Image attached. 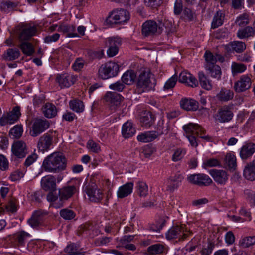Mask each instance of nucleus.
I'll return each mask as SVG.
<instances>
[{
	"mask_svg": "<svg viewBox=\"0 0 255 255\" xmlns=\"http://www.w3.org/2000/svg\"><path fill=\"white\" fill-rule=\"evenodd\" d=\"M122 41L118 36H113L106 39V45L108 47L107 53L109 57L115 56L119 51L121 46Z\"/></svg>",
	"mask_w": 255,
	"mask_h": 255,
	"instance_id": "nucleus-12",
	"label": "nucleus"
},
{
	"mask_svg": "<svg viewBox=\"0 0 255 255\" xmlns=\"http://www.w3.org/2000/svg\"><path fill=\"white\" fill-rule=\"evenodd\" d=\"M98 186L102 191L106 189L110 190L113 188V184L109 179L100 177L99 178Z\"/></svg>",
	"mask_w": 255,
	"mask_h": 255,
	"instance_id": "nucleus-48",
	"label": "nucleus"
},
{
	"mask_svg": "<svg viewBox=\"0 0 255 255\" xmlns=\"http://www.w3.org/2000/svg\"><path fill=\"white\" fill-rule=\"evenodd\" d=\"M85 191L91 202L100 203L103 199V191L97 185L87 186Z\"/></svg>",
	"mask_w": 255,
	"mask_h": 255,
	"instance_id": "nucleus-8",
	"label": "nucleus"
},
{
	"mask_svg": "<svg viewBox=\"0 0 255 255\" xmlns=\"http://www.w3.org/2000/svg\"><path fill=\"white\" fill-rule=\"evenodd\" d=\"M154 121L152 114L150 112H144L140 117V122L142 126L150 127Z\"/></svg>",
	"mask_w": 255,
	"mask_h": 255,
	"instance_id": "nucleus-46",
	"label": "nucleus"
},
{
	"mask_svg": "<svg viewBox=\"0 0 255 255\" xmlns=\"http://www.w3.org/2000/svg\"><path fill=\"white\" fill-rule=\"evenodd\" d=\"M161 23L158 24L154 21L148 20L142 24V33L145 36L160 34L163 31Z\"/></svg>",
	"mask_w": 255,
	"mask_h": 255,
	"instance_id": "nucleus-10",
	"label": "nucleus"
},
{
	"mask_svg": "<svg viewBox=\"0 0 255 255\" xmlns=\"http://www.w3.org/2000/svg\"><path fill=\"white\" fill-rule=\"evenodd\" d=\"M247 69V66L245 64L242 63L232 62L231 65V73L233 76H235L239 74L242 73Z\"/></svg>",
	"mask_w": 255,
	"mask_h": 255,
	"instance_id": "nucleus-38",
	"label": "nucleus"
},
{
	"mask_svg": "<svg viewBox=\"0 0 255 255\" xmlns=\"http://www.w3.org/2000/svg\"><path fill=\"white\" fill-rule=\"evenodd\" d=\"M237 36L240 39L253 37L255 36V29L249 26L239 29L237 32Z\"/></svg>",
	"mask_w": 255,
	"mask_h": 255,
	"instance_id": "nucleus-31",
	"label": "nucleus"
},
{
	"mask_svg": "<svg viewBox=\"0 0 255 255\" xmlns=\"http://www.w3.org/2000/svg\"><path fill=\"white\" fill-rule=\"evenodd\" d=\"M79 247L75 244H70L66 247L65 251L71 255H83V254L78 251Z\"/></svg>",
	"mask_w": 255,
	"mask_h": 255,
	"instance_id": "nucleus-59",
	"label": "nucleus"
},
{
	"mask_svg": "<svg viewBox=\"0 0 255 255\" xmlns=\"http://www.w3.org/2000/svg\"><path fill=\"white\" fill-rule=\"evenodd\" d=\"M177 80V76L175 75L172 76L165 83V85L164 86V89L168 90V89L173 88L176 83Z\"/></svg>",
	"mask_w": 255,
	"mask_h": 255,
	"instance_id": "nucleus-63",
	"label": "nucleus"
},
{
	"mask_svg": "<svg viewBox=\"0 0 255 255\" xmlns=\"http://www.w3.org/2000/svg\"><path fill=\"white\" fill-rule=\"evenodd\" d=\"M30 236L29 233L23 231L17 232L15 234V238L18 246H23Z\"/></svg>",
	"mask_w": 255,
	"mask_h": 255,
	"instance_id": "nucleus-43",
	"label": "nucleus"
},
{
	"mask_svg": "<svg viewBox=\"0 0 255 255\" xmlns=\"http://www.w3.org/2000/svg\"><path fill=\"white\" fill-rule=\"evenodd\" d=\"M19 4L18 1H11L7 0L0 3V7L1 10L4 12L8 13L14 8L16 7Z\"/></svg>",
	"mask_w": 255,
	"mask_h": 255,
	"instance_id": "nucleus-41",
	"label": "nucleus"
},
{
	"mask_svg": "<svg viewBox=\"0 0 255 255\" xmlns=\"http://www.w3.org/2000/svg\"><path fill=\"white\" fill-rule=\"evenodd\" d=\"M220 165L219 161L216 158H209L205 159L203 163V167L206 168Z\"/></svg>",
	"mask_w": 255,
	"mask_h": 255,
	"instance_id": "nucleus-60",
	"label": "nucleus"
},
{
	"mask_svg": "<svg viewBox=\"0 0 255 255\" xmlns=\"http://www.w3.org/2000/svg\"><path fill=\"white\" fill-rule=\"evenodd\" d=\"M240 244L244 248H247L252 246L255 244V236L246 237L240 241Z\"/></svg>",
	"mask_w": 255,
	"mask_h": 255,
	"instance_id": "nucleus-56",
	"label": "nucleus"
},
{
	"mask_svg": "<svg viewBox=\"0 0 255 255\" xmlns=\"http://www.w3.org/2000/svg\"><path fill=\"white\" fill-rule=\"evenodd\" d=\"M66 167V159L60 152H54L47 156L43 160L42 168L49 173H58L64 170Z\"/></svg>",
	"mask_w": 255,
	"mask_h": 255,
	"instance_id": "nucleus-1",
	"label": "nucleus"
},
{
	"mask_svg": "<svg viewBox=\"0 0 255 255\" xmlns=\"http://www.w3.org/2000/svg\"><path fill=\"white\" fill-rule=\"evenodd\" d=\"M244 178L249 181L255 180V158L251 162L248 163L243 170Z\"/></svg>",
	"mask_w": 255,
	"mask_h": 255,
	"instance_id": "nucleus-25",
	"label": "nucleus"
},
{
	"mask_svg": "<svg viewBox=\"0 0 255 255\" xmlns=\"http://www.w3.org/2000/svg\"><path fill=\"white\" fill-rule=\"evenodd\" d=\"M19 47L22 52L27 56H31L34 52V49L33 45L29 42H23L20 45Z\"/></svg>",
	"mask_w": 255,
	"mask_h": 255,
	"instance_id": "nucleus-51",
	"label": "nucleus"
},
{
	"mask_svg": "<svg viewBox=\"0 0 255 255\" xmlns=\"http://www.w3.org/2000/svg\"><path fill=\"white\" fill-rule=\"evenodd\" d=\"M42 188L49 192H53L56 190V183L55 177L51 175H48L42 178L41 180Z\"/></svg>",
	"mask_w": 255,
	"mask_h": 255,
	"instance_id": "nucleus-21",
	"label": "nucleus"
},
{
	"mask_svg": "<svg viewBox=\"0 0 255 255\" xmlns=\"http://www.w3.org/2000/svg\"><path fill=\"white\" fill-rule=\"evenodd\" d=\"M204 57L206 62V66L215 65L218 61L223 62L224 58L220 54H216L213 55L210 51H206L204 54Z\"/></svg>",
	"mask_w": 255,
	"mask_h": 255,
	"instance_id": "nucleus-28",
	"label": "nucleus"
},
{
	"mask_svg": "<svg viewBox=\"0 0 255 255\" xmlns=\"http://www.w3.org/2000/svg\"><path fill=\"white\" fill-rule=\"evenodd\" d=\"M133 183L132 182L127 183L120 186L117 192V195L119 198H123L130 195L133 190Z\"/></svg>",
	"mask_w": 255,
	"mask_h": 255,
	"instance_id": "nucleus-30",
	"label": "nucleus"
},
{
	"mask_svg": "<svg viewBox=\"0 0 255 255\" xmlns=\"http://www.w3.org/2000/svg\"><path fill=\"white\" fill-rule=\"evenodd\" d=\"M250 23V16L248 14L243 13L237 17L235 23L239 27L246 26Z\"/></svg>",
	"mask_w": 255,
	"mask_h": 255,
	"instance_id": "nucleus-44",
	"label": "nucleus"
},
{
	"mask_svg": "<svg viewBox=\"0 0 255 255\" xmlns=\"http://www.w3.org/2000/svg\"><path fill=\"white\" fill-rule=\"evenodd\" d=\"M76 75L69 73L58 75L56 80L61 88H68L74 84L77 80Z\"/></svg>",
	"mask_w": 255,
	"mask_h": 255,
	"instance_id": "nucleus-14",
	"label": "nucleus"
},
{
	"mask_svg": "<svg viewBox=\"0 0 255 255\" xmlns=\"http://www.w3.org/2000/svg\"><path fill=\"white\" fill-rule=\"evenodd\" d=\"M85 64L84 59L81 58H77L72 65L73 70L76 72H79L83 68Z\"/></svg>",
	"mask_w": 255,
	"mask_h": 255,
	"instance_id": "nucleus-58",
	"label": "nucleus"
},
{
	"mask_svg": "<svg viewBox=\"0 0 255 255\" xmlns=\"http://www.w3.org/2000/svg\"><path fill=\"white\" fill-rule=\"evenodd\" d=\"M138 194L140 197H145L148 193V186L143 181H139L136 186Z\"/></svg>",
	"mask_w": 255,
	"mask_h": 255,
	"instance_id": "nucleus-50",
	"label": "nucleus"
},
{
	"mask_svg": "<svg viewBox=\"0 0 255 255\" xmlns=\"http://www.w3.org/2000/svg\"><path fill=\"white\" fill-rule=\"evenodd\" d=\"M123 97L117 93L113 92H108L104 97V100L111 107L118 106L121 103Z\"/></svg>",
	"mask_w": 255,
	"mask_h": 255,
	"instance_id": "nucleus-23",
	"label": "nucleus"
},
{
	"mask_svg": "<svg viewBox=\"0 0 255 255\" xmlns=\"http://www.w3.org/2000/svg\"><path fill=\"white\" fill-rule=\"evenodd\" d=\"M155 85V80L148 68L141 70L137 83V87L142 92L151 90Z\"/></svg>",
	"mask_w": 255,
	"mask_h": 255,
	"instance_id": "nucleus-2",
	"label": "nucleus"
},
{
	"mask_svg": "<svg viewBox=\"0 0 255 255\" xmlns=\"http://www.w3.org/2000/svg\"><path fill=\"white\" fill-rule=\"evenodd\" d=\"M189 231L187 230L185 225H176L170 229L166 234L168 239L177 238L179 241H183L190 234Z\"/></svg>",
	"mask_w": 255,
	"mask_h": 255,
	"instance_id": "nucleus-5",
	"label": "nucleus"
},
{
	"mask_svg": "<svg viewBox=\"0 0 255 255\" xmlns=\"http://www.w3.org/2000/svg\"><path fill=\"white\" fill-rule=\"evenodd\" d=\"M186 153V150L184 148H179L174 150L172 155V160L174 162H177L181 160Z\"/></svg>",
	"mask_w": 255,
	"mask_h": 255,
	"instance_id": "nucleus-53",
	"label": "nucleus"
},
{
	"mask_svg": "<svg viewBox=\"0 0 255 255\" xmlns=\"http://www.w3.org/2000/svg\"><path fill=\"white\" fill-rule=\"evenodd\" d=\"M119 71V65L114 62H108L99 68L98 76L103 79H107L116 76Z\"/></svg>",
	"mask_w": 255,
	"mask_h": 255,
	"instance_id": "nucleus-4",
	"label": "nucleus"
},
{
	"mask_svg": "<svg viewBox=\"0 0 255 255\" xmlns=\"http://www.w3.org/2000/svg\"><path fill=\"white\" fill-rule=\"evenodd\" d=\"M37 27L34 25H24L16 28V33L21 41L28 40L37 33Z\"/></svg>",
	"mask_w": 255,
	"mask_h": 255,
	"instance_id": "nucleus-7",
	"label": "nucleus"
},
{
	"mask_svg": "<svg viewBox=\"0 0 255 255\" xmlns=\"http://www.w3.org/2000/svg\"><path fill=\"white\" fill-rule=\"evenodd\" d=\"M136 77V73L133 70H128L123 74L121 80L125 84L131 85L135 82Z\"/></svg>",
	"mask_w": 255,
	"mask_h": 255,
	"instance_id": "nucleus-35",
	"label": "nucleus"
},
{
	"mask_svg": "<svg viewBox=\"0 0 255 255\" xmlns=\"http://www.w3.org/2000/svg\"><path fill=\"white\" fill-rule=\"evenodd\" d=\"M53 144V136L49 133H46L41 136L37 143L38 149L42 153L50 150Z\"/></svg>",
	"mask_w": 255,
	"mask_h": 255,
	"instance_id": "nucleus-16",
	"label": "nucleus"
},
{
	"mask_svg": "<svg viewBox=\"0 0 255 255\" xmlns=\"http://www.w3.org/2000/svg\"><path fill=\"white\" fill-rule=\"evenodd\" d=\"M189 182L199 186H207L213 182L211 178L205 174H194L189 175L187 178Z\"/></svg>",
	"mask_w": 255,
	"mask_h": 255,
	"instance_id": "nucleus-11",
	"label": "nucleus"
},
{
	"mask_svg": "<svg viewBox=\"0 0 255 255\" xmlns=\"http://www.w3.org/2000/svg\"><path fill=\"white\" fill-rule=\"evenodd\" d=\"M20 115V108L18 106L14 107L11 112L0 118V125L3 126L7 124H14L18 120Z\"/></svg>",
	"mask_w": 255,
	"mask_h": 255,
	"instance_id": "nucleus-13",
	"label": "nucleus"
},
{
	"mask_svg": "<svg viewBox=\"0 0 255 255\" xmlns=\"http://www.w3.org/2000/svg\"><path fill=\"white\" fill-rule=\"evenodd\" d=\"M19 51L16 48H9L3 54V58L7 61H12L17 59L20 56Z\"/></svg>",
	"mask_w": 255,
	"mask_h": 255,
	"instance_id": "nucleus-40",
	"label": "nucleus"
},
{
	"mask_svg": "<svg viewBox=\"0 0 255 255\" xmlns=\"http://www.w3.org/2000/svg\"><path fill=\"white\" fill-rule=\"evenodd\" d=\"M23 133V128L21 125H15L10 130V134L13 136V138H20Z\"/></svg>",
	"mask_w": 255,
	"mask_h": 255,
	"instance_id": "nucleus-54",
	"label": "nucleus"
},
{
	"mask_svg": "<svg viewBox=\"0 0 255 255\" xmlns=\"http://www.w3.org/2000/svg\"><path fill=\"white\" fill-rule=\"evenodd\" d=\"M49 126V121L45 119H36L30 129V134L32 137H36L47 129Z\"/></svg>",
	"mask_w": 255,
	"mask_h": 255,
	"instance_id": "nucleus-9",
	"label": "nucleus"
},
{
	"mask_svg": "<svg viewBox=\"0 0 255 255\" xmlns=\"http://www.w3.org/2000/svg\"><path fill=\"white\" fill-rule=\"evenodd\" d=\"M147 251L152 255L160 254L163 251V246L160 244H154L148 248Z\"/></svg>",
	"mask_w": 255,
	"mask_h": 255,
	"instance_id": "nucleus-55",
	"label": "nucleus"
},
{
	"mask_svg": "<svg viewBox=\"0 0 255 255\" xmlns=\"http://www.w3.org/2000/svg\"><path fill=\"white\" fill-rule=\"evenodd\" d=\"M159 136V134L155 131H146L139 134L137 136V139L138 141L143 143H147L151 142Z\"/></svg>",
	"mask_w": 255,
	"mask_h": 255,
	"instance_id": "nucleus-27",
	"label": "nucleus"
},
{
	"mask_svg": "<svg viewBox=\"0 0 255 255\" xmlns=\"http://www.w3.org/2000/svg\"><path fill=\"white\" fill-rule=\"evenodd\" d=\"M230 45L233 50L239 53L244 51L246 48L245 43L242 41H233L230 43Z\"/></svg>",
	"mask_w": 255,
	"mask_h": 255,
	"instance_id": "nucleus-52",
	"label": "nucleus"
},
{
	"mask_svg": "<svg viewBox=\"0 0 255 255\" xmlns=\"http://www.w3.org/2000/svg\"><path fill=\"white\" fill-rule=\"evenodd\" d=\"M205 68L208 73L213 78L220 80L221 77L222 72L221 68L217 65L212 66H206Z\"/></svg>",
	"mask_w": 255,
	"mask_h": 255,
	"instance_id": "nucleus-37",
	"label": "nucleus"
},
{
	"mask_svg": "<svg viewBox=\"0 0 255 255\" xmlns=\"http://www.w3.org/2000/svg\"><path fill=\"white\" fill-rule=\"evenodd\" d=\"M12 154L18 158H23L25 157L28 153L26 143L18 140L14 142L11 147Z\"/></svg>",
	"mask_w": 255,
	"mask_h": 255,
	"instance_id": "nucleus-17",
	"label": "nucleus"
},
{
	"mask_svg": "<svg viewBox=\"0 0 255 255\" xmlns=\"http://www.w3.org/2000/svg\"><path fill=\"white\" fill-rule=\"evenodd\" d=\"M255 152V144L253 143L245 144L241 148L240 156L243 160H246L252 156Z\"/></svg>",
	"mask_w": 255,
	"mask_h": 255,
	"instance_id": "nucleus-26",
	"label": "nucleus"
},
{
	"mask_svg": "<svg viewBox=\"0 0 255 255\" xmlns=\"http://www.w3.org/2000/svg\"><path fill=\"white\" fill-rule=\"evenodd\" d=\"M180 104L181 107L186 111H196L199 107L198 102L192 99H182Z\"/></svg>",
	"mask_w": 255,
	"mask_h": 255,
	"instance_id": "nucleus-29",
	"label": "nucleus"
},
{
	"mask_svg": "<svg viewBox=\"0 0 255 255\" xmlns=\"http://www.w3.org/2000/svg\"><path fill=\"white\" fill-rule=\"evenodd\" d=\"M234 92L226 88H222L217 95V98L222 102H227L233 99Z\"/></svg>",
	"mask_w": 255,
	"mask_h": 255,
	"instance_id": "nucleus-36",
	"label": "nucleus"
},
{
	"mask_svg": "<svg viewBox=\"0 0 255 255\" xmlns=\"http://www.w3.org/2000/svg\"><path fill=\"white\" fill-rule=\"evenodd\" d=\"M252 85V81L248 75H243L235 82L234 85V90L237 92H242L249 89Z\"/></svg>",
	"mask_w": 255,
	"mask_h": 255,
	"instance_id": "nucleus-15",
	"label": "nucleus"
},
{
	"mask_svg": "<svg viewBox=\"0 0 255 255\" xmlns=\"http://www.w3.org/2000/svg\"><path fill=\"white\" fill-rule=\"evenodd\" d=\"M183 128L185 132L186 135H196L207 141H210L211 140V138L209 136L204 135V129L198 124L189 123L183 126Z\"/></svg>",
	"mask_w": 255,
	"mask_h": 255,
	"instance_id": "nucleus-6",
	"label": "nucleus"
},
{
	"mask_svg": "<svg viewBox=\"0 0 255 255\" xmlns=\"http://www.w3.org/2000/svg\"><path fill=\"white\" fill-rule=\"evenodd\" d=\"M135 132V129L132 123L128 121L123 125L122 133L125 138H128L132 136Z\"/></svg>",
	"mask_w": 255,
	"mask_h": 255,
	"instance_id": "nucleus-33",
	"label": "nucleus"
},
{
	"mask_svg": "<svg viewBox=\"0 0 255 255\" xmlns=\"http://www.w3.org/2000/svg\"><path fill=\"white\" fill-rule=\"evenodd\" d=\"M244 194L251 206L254 207L255 205V192L251 189H246L244 191Z\"/></svg>",
	"mask_w": 255,
	"mask_h": 255,
	"instance_id": "nucleus-61",
	"label": "nucleus"
},
{
	"mask_svg": "<svg viewBox=\"0 0 255 255\" xmlns=\"http://www.w3.org/2000/svg\"><path fill=\"white\" fill-rule=\"evenodd\" d=\"M179 82L191 87H196L198 85V82L196 78L186 71H183L180 73L179 76Z\"/></svg>",
	"mask_w": 255,
	"mask_h": 255,
	"instance_id": "nucleus-19",
	"label": "nucleus"
},
{
	"mask_svg": "<svg viewBox=\"0 0 255 255\" xmlns=\"http://www.w3.org/2000/svg\"><path fill=\"white\" fill-rule=\"evenodd\" d=\"M57 31L59 32L67 34L66 37L73 38L79 37L76 32L75 27L71 25L62 24L58 26Z\"/></svg>",
	"mask_w": 255,
	"mask_h": 255,
	"instance_id": "nucleus-32",
	"label": "nucleus"
},
{
	"mask_svg": "<svg viewBox=\"0 0 255 255\" xmlns=\"http://www.w3.org/2000/svg\"><path fill=\"white\" fill-rule=\"evenodd\" d=\"M209 173L218 184L225 185L228 180L229 175L225 170L212 169L209 171Z\"/></svg>",
	"mask_w": 255,
	"mask_h": 255,
	"instance_id": "nucleus-20",
	"label": "nucleus"
},
{
	"mask_svg": "<svg viewBox=\"0 0 255 255\" xmlns=\"http://www.w3.org/2000/svg\"><path fill=\"white\" fill-rule=\"evenodd\" d=\"M70 109L77 113L82 112L84 110V105L82 101L79 100H74L69 102Z\"/></svg>",
	"mask_w": 255,
	"mask_h": 255,
	"instance_id": "nucleus-45",
	"label": "nucleus"
},
{
	"mask_svg": "<svg viewBox=\"0 0 255 255\" xmlns=\"http://www.w3.org/2000/svg\"><path fill=\"white\" fill-rule=\"evenodd\" d=\"M225 163L230 170H234L237 166L236 156L232 153H227L225 157Z\"/></svg>",
	"mask_w": 255,
	"mask_h": 255,
	"instance_id": "nucleus-47",
	"label": "nucleus"
},
{
	"mask_svg": "<svg viewBox=\"0 0 255 255\" xmlns=\"http://www.w3.org/2000/svg\"><path fill=\"white\" fill-rule=\"evenodd\" d=\"M130 19L129 12L124 9H116L112 11L106 19L107 24L122 25L127 23Z\"/></svg>",
	"mask_w": 255,
	"mask_h": 255,
	"instance_id": "nucleus-3",
	"label": "nucleus"
},
{
	"mask_svg": "<svg viewBox=\"0 0 255 255\" xmlns=\"http://www.w3.org/2000/svg\"><path fill=\"white\" fill-rule=\"evenodd\" d=\"M125 88L124 83L122 81H118L110 85L109 88L111 90L122 92Z\"/></svg>",
	"mask_w": 255,
	"mask_h": 255,
	"instance_id": "nucleus-62",
	"label": "nucleus"
},
{
	"mask_svg": "<svg viewBox=\"0 0 255 255\" xmlns=\"http://www.w3.org/2000/svg\"><path fill=\"white\" fill-rule=\"evenodd\" d=\"M46 213L41 211H35L31 217L28 220L29 225L33 228H36L41 225L44 221Z\"/></svg>",
	"mask_w": 255,
	"mask_h": 255,
	"instance_id": "nucleus-22",
	"label": "nucleus"
},
{
	"mask_svg": "<svg viewBox=\"0 0 255 255\" xmlns=\"http://www.w3.org/2000/svg\"><path fill=\"white\" fill-rule=\"evenodd\" d=\"M42 112L45 117L47 118L54 117L57 113L55 106L51 103H47L42 107Z\"/></svg>",
	"mask_w": 255,
	"mask_h": 255,
	"instance_id": "nucleus-34",
	"label": "nucleus"
},
{
	"mask_svg": "<svg viewBox=\"0 0 255 255\" xmlns=\"http://www.w3.org/2000/svg\"><path fill=\"white\" fill-rule=\"evenodd\" d=\"M78 190L75 185L66 186L59 190V195L61 200H67L75 194Z\"/></svg>",
	"mask_w": 255,
	"mask_h": 255,
	"instance_id": "nucleus-24",
	"label": "nucleus"
},
{
	"mask_svg": "<svg viewBox=\"0 0 255 255\" xmlns=\"http://www.w3.org/2000/svg\"><path fill=\"white\" fill-rule=\"evenodd\" d=\"M198 78L201 86L207 90H210L212 88L211 81L204 74V72L200 71L198 73Z\"/></svg>",
	"mask_w": 255,
	"mask_h": 255,
	"instance_id": "nucleus-39",
	"label": "nucleus"
},
{
	"mask_svg": "<svg viewBox=\"0 0 255 255\" xmlns=\"http://www.w3.org/2000/svg\"><path fill=\"white\" fill-rule=\"evenodd\" d=\"M60 215L65 220H71L75 216V214L72 210L67 208L61 210Z\"/></svg>",
	"mask_w": 255,
	"mask_h": 255,
	"instance_id": "nucleus-57",
	"label": "nucleus"
},
{
	"mask_svg": "<svg viewBox=\"0 0 255 255\" xmlns=\"http://www.w3.org/2000/svg\"><path fill=\"white\" fill-rule=\"evenodd\" d=\"M5 209L7 212L14 213L17 210V206L16 202L14 200H10L5 206Z\"/></svg>",
	"mask_w": 255,
	"mask_h": 255,
	"instance_id": "nucleus-64",
	"label": "nucleus"
},
{
	"mask_svg": "<svg viewBox=\"0 0 255 255\" xmlns=\"http://www.w3.org/2000/svg\"><path fill=\"white\" fill-rule=\"evenodd\" d=\"M157 130L156 132L159 136L161 134H167L169 131V126L168 123H165L162 119L160 120L158 122Z\"/></svg>",
	"mask_w": 255,
	"mask_h": 255,
	"instance_id": "nucleus-49",
	"label": "nucleus"
},
{
	"mask_svg": "<svg viewBox=\"0 0 255 255\" xmlns=\"http://www.w3.org/2000/svg\"><path fill=\"white\" fill-rule=\"evenodd\" d=\"M224 15L221 11H217L214 16L212 22V28H216L222 25L224 21Z\"/></svg>",
	"mask_w": 255,
	"mask_h": 255,
	"instance_id": "nucleus-42",
	"label": "nucleus"
},
{
	"mask_svg": "<svg viewBox=\"0 0 255 255\" xmlns=\"http://www.w3.org/2000/svg\"><path fill=\"white\" fill-rule=\"evenodd\" d=\"M233 117V113L231 108L227 106H224L218 110L216 119L220 123H226L231 121Z\"/></svg>",
	"mask_w": 255,
	"mask_h": 255,
	"instance_id": "nucleus-18",
	"label": "nucleus"
}]
</instances>
